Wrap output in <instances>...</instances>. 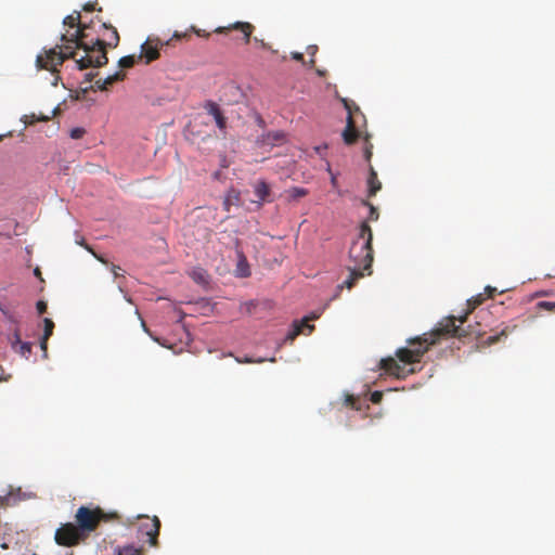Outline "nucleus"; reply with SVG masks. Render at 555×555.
Listing matches in <instances>:
<instances>
[{"label": "nucleus", "instance_id": "obj_1", "mask_svg": "<svg viewBox=\"0 0 555 555\" xmlns=\"http://www.w3.org/2000/svg\"><path fill=\"white\" fill-rule=\"evenodd\" d=\"M92 25H85L74 33L61 36L63 46L44 50L36 59V67L51 73H57L66 60L73 59L78 69L102 67L107 64L106 48H116L119 43V34L111 24L101 23L96 37H91Z\"/></svg>", "mask_w": 555, "mask_h": 555}, {"label": "nucleus", "instance_id": "obj_2", "mask_svg": "<svg viewBox=\"0 0 555 555\" xmlns=\"http://www.w3.org/2000/svg\"><path fill=\"white\" fill-rule=\"evenodd\" d=\"M455 317H449L429 333L408 340L410 347L399 348L396 352L398 360L388 357L379 361V369L386 374L403 379L416 372L414 367L408 369V364L420 363L429 347L437 344L443 337H464L468 333L461 326L455 325Z\"/></svg>", "mask_w": 555, "mask_h": 555}, {"label": "nucleus", "instance_id": "obj_3", "mask_svg": "<svg viewBox=\"0 0 555 555\" xmlns=\"http://www.w3.org/2000/svg\"><path fill=\"white\" fill-rule=\"evenodd\" d=\"M119 520L117 512H105L100 506L81 505L76 511L75 522L62 524L55 531L54 540L60 546L73 547L85 543L101 522Z\"/></svg>", "mask_w": 555, "mask_h": 555}, {"label": "nucleus", "instance_id": "obj_4", "mask_svg": "<svg viewBox=\"0 0 555 555\" xmlns=\"http://www.w3.org/2000/svg\"><path fill=\"white\" fill-rule=\"evenodd\" d=\"M372 241V229L364 221L360 225L358 237L352 242L349 249V258L353 262L351 267H359L360 270L369 271V274H371L373 262Z\"/></svg>", "mask_w": 555, "mask_h": 555}, {"label": "nucleus", "instance_id": "obj_5", "mask_svg": "<svg viewBox=\"0 0 555 555\" xmlns=\"http://www.w3.org/2000/svg\"><path fill=\"white\" fill-rule=\"evenodd\" d=\"M138 519H142L139 526V532L147 537V541L152 546H156L160 529V520L158 517L138 516Z\"/></svg>", "mask_w": 555, "mask_h": 555}, {"label": "nucleus", "instance_id": "obj_6", "mask_svg": "<svg viewBox=\"0 0 555 555\" xmlns=\"http://www.w3.org/2000/svg\"><path fill=\"white\" fill-rule=\"evenodd\" d=\"M169 44V41L163 42L158 38H147L141 46V53L138 60L144 61L145 64L157 60L159 57V50L162 47Z\"/></svg>", "mask_w": 555, "mask_h": 555}, {"label": "nucleus", "instance_id": "obj_7", "mask_svg": "<svg viewBox=\"0 0 555 555\" xmlns=\"http://www.w3.org/2000/svg\"><path fill=\"white\" fill-rule=\"evenodd\" d=\"M319 318V314L313 313L310 317L304 318L299 322H294L293 330L288 332L286 335V340L293 341L298 335L305 333V328L308 330V333H311L314 328L313 325L309 324V321L315 320Z\"/></svg>", "mask_w": 555, "mask_h": 555}, {"label": "nucleus", "instance_id": "obj_8", "mask_svg": "<svg viewBox=\"0 0 555 555\" xmlns=\"http://www.w3.org/2000/svg\"><path fill=\"white\" fill-rule=\"evenodd\" d=\"M204 108L210 116L214 117L217 127L224 132L227 129V118L223 115L220 106L214 101H206Z\"/></svg>", "mask_w": 555, "mask_h": 555}, {"label": "nucleus", "instance_id": "obj_9", "mask_svg": "<svg viewBox=\"0 0 555 555\" xmlns=\"http://www.w3.org/2000/svg\"><path fill=\"white\" fill-rule=\"evenodd\" d=\"M236 29L243 33L245 42H249L250 36L254 30V26L250 23L247 22H236L234 24H231L228 27H218L216 28L215 33L223 34L228 30Z\"/></svg>", "mask_w": 555, "mask_h": 555}, {"label": "nucleus", "instance_id": "obj_10", "mask_svg": "<svg viewBox=\"0 0 555 555\" xmlns=\"http://www.w3.org/2000/svg\"><path fill=\"white\" fill-rule=\"evenodd\" d=\"M341 135L344 142L348 145L353 144L358 140L359 131L357 130L353 118L351 116L347 117V125Z\"/></svg>", "mask_w": 555, "mask_h": 555}, {"label": "nucleus", "instance_id": "obj_11", "mask_svg": "<svg viewBox=\"0 0 555 555\" xmlns=\"http://www.w3.org/2000/svg\"><path fill=\"white\" fill-rule=\"evenodd\" d=\"M349 278L341 284L337 286V293H339L344 287H347L348 289L352 288L356 284V282L364 276L363 270H360L359 267H349ZM338 294H336L334 297H337Z\"/></svg>", "mask_w": 555, "mask_h": 555}, {"label": "nucleus", "instance_id": "obj_12", "mask_svg": "<svg viewBox=\"0 0 555 555\" xmlns=\"http://www.w3.org/2000/svg\"><path fill=\"white\" fill-rule=\"evenodd\" d=\"M125 76L126 75L122 72H117L113 75L107 76L104 79H98L95 81V87L101 91H105L108 89L109 86L114 85L115 82L124 80Z\"/></svg>", "mask_w": 555, "mask_h": 555}, {"label": "nucleus", "instance_id": "obj_13", "mask_svg": "<svg viewBox=\"0 0 555 555\" xmlns=\"http://www.w3.org/2000/svg\"><path fill=\"white\" fill-rule=\"evenodd\" d=\"M367 195L369 197L375 196L376 193L382 189V183L377 178V172L372 166H370V172L367 177Z\"/></svg>", "mask_w": 555, "mask_h": 555}, {"label": "nucleus", "instance_id": "obj_14", "mask_svg": "<svg viewBox=\"0 0 555 555\" xmlns=\"http://www.w3.org/2000/svg\"><path fill=\"white\" fill-rule=\"evenodd\" d=\"M63 24H64V26L68 27L69 29H75V31L77 29H79L80 27L88 25L87 23L81 22V15H80V12H78V11H74L72 14L67 15L63 20ZM92 24H93V22H91L90 25H92Z\"/></svg>", "mask_w": 555, "mask_h": 555}, {"label": "nucleus", "instance_id": "obj_15", "mask_svg": "<svg viewBox=\"0 0 555 555\" xmlns=\"http://www.w3.org/2000/svg\"><path fill=\"white\" fill-rule=\"evenodd\" d=\"M240 204V192L235 189H230L223 201V208L225 211H230L231 206H237Z\"/></svg>", "mask_w": 555, "mask_h": 555}, {"label": "nucleus", "instance_id": "obj_16", "mask_svg": "<svg viewBox=\"0 0 555 555\" xmlns=\"http://www.w3.org/2000/svg\"><path fill=\"white\" fill-rule=\"evenodd\" d=\"M43 324H44V330H43V335H42V338H41V341H40V347H41V349L43 351H46L47 350L48 339L53 334L54 322L51 319L46 318L43 320Z\"/></svg>", "mask_w": 555, "mask_h": 555}, {"label": "nucleus", "instance_id": "obj_17", "mask_svg": "<svg viewBox=\"0 0 555 555\" xmlns=\"http://www.w3.org/2000/svg\"><path fill=\"white\" fill-rule=\"evenodd\" d=\"M255 194L259 201H268L270 188L264 181H260L255 186Z\"/></svg>", "mask_w": 555, "mask_h": 555}, {"label": "nucleus", "instance_id": "obj_18", "mask_svg": "<svg viewBox=\"0 0 555 555\" xmlns=\"http://www.w3.org/2000/svg\"><path fill=\"white\" fill-rule=\"evenodd\" d=\"M116 555H140L141 548H138L133 545L118 546L115 548Z\"/></svg>", "mask_w": 555, "mask_h": 555}, {"label": "nucleus", "instance_id": "obj_19", "mask_svg": "<svg viewBox=\"0 0 555 555\" xmlns=\"http://www.w3.org/2000/svg\"><path fill=\"white\" fill-rule=\"evenodd\" d=\"M138 61H139L138 56L127 55V56H122L119 60L118 65L122 68H131Z\"/></svg>", "mask_w": 555, "mask_h": 555}, {"label": "nucleus", "instance_id": "obj_20", "mask_svg": "<svg viewBox=\"0 0 555 555\" xmlns=\"http://www.w3.org/2000/svg\"><path fill=\"white\" fill-rule=\"evenodd\" d=\"M191 276L193 278L194 281H196L197 283H207V274H206V271L201 269V268H197V269H194L191 273Z\"/></svg>", "mask_w": 555, "mask_h": 555}, {"label": "nucleus", "instance_id": "obj_21", "mask_svg": "<svg viewBox=\"0 0 555 555\" xmlns=\"http://www.w3.org/2000/svg\"><path fill=\"white\" fill-rule=\"evenodd\" d=\"M287 193L292 199H298L300 197L306 196L308 194V191L304 188L295 186L289 189Z\"/></svg>", "mask_w": 555, "mask_h": 555}, {"label": "nucleus", "instance_id": "obj_22", "mask_svg": "<svg viewBox=\"0 0 555 555\" xmlns=\"http://www.w3.org/2000/svg\"><path fill=\"white\" fill-rule=\"evenodd\" d=\"M22 357L28 358L31 353V344L23 341L17 346L16 350Z\"/></svg>", "mask_w": 555, "mask_h": 555}, {"label": "nucleus", "instance_id": "obj_23", "mask_svg": "<svg viewBox=\"0 0 555 555\" xmlns=\"http://www.w3.org/2000/svg\"><path fill=\"white\" fill-rule=\"evenodd\" d=\"M362 205L364 206H367L370 208V214H369V220L370 221H376L378 219V211H377V208L375 206H373L371 203H369L367 201H362Z\"/></svg>", "mask_w": 555, "mask_h": 555}, {"label": "nucleus", "instance_id": "obj_24", "mask_svg": "<svg viewBox=\"0 0 555 555\" xmlns=\"http://www.w3.org/2000/svg\"><path fill=\"white\" fill-rule=\"evenodd\" d=\"M502 337H506L505 331H501V333H500V334H496V335H490V336H488V337L486 338V340H485V341H486L488 345H493V344H495V343L500 341Z\"/></svg>", "mask_w": 555, "mask_h": 555}, {"label": "nucleus", "instance_id": "obj_25", "mask_svg": "<svg viewBox=\"0 0 555 555\" xmlns=\"http://www.w3.org/2000/svg\"><path fill=\"white\" fill-rule=\"evenodd\" d=\"M85 133H86V130L83 128H74L70 130V138L78 140V139H81Z\"/></svg>", "mask_w": 555, "mask_h": 555}, {"label": "nucleus", "instance_id": "obj_26", "mask_svg": "<svg viewBox=\"0 0 555 555\" xmlns=\"http://www.w3.org/2000/svg\"><path fill=\"white\" fill-rule=\"evenodd\" d=\"M343 103H344L345 108L348 112V116L352 117V109H353V107H354V109L357 112H359V107H357L353 102H349L348 100L343 99Z\"/></svg>", "mask_w": 555, "mask_h": 555}, {"label": "nucleus", "instance_id": "obj_27", "mask_svg": "<svg viewBox=\"0 0 555 555\" xmlns=\"http://www.w3.org/2000/svg\"><path fill=\"white\" fill-rule=\"evenodd\" d=\"M370 140V135H366L365 137V143H366V146L364 149V157L366 160H370L371 157H372V144L369 142Z\"/></svg>", "mask_w": 555, "mask_h": 555}, {"label": "nucleus", "instance_id": "obj_28", "mask_svg": "<svg viewBox=\"0 0 555 555\" xmlns=\"http://www.w3.org/2000/svg\"><path fill=\"white\" fill-rule=\"evenodd\" d=\"M318 52V47L317 46H309L307 48V53L311 56V60H310V66H314V55L317 54Z\"/></svg>", "mask_w": 555, "mask_h": 555}, {"label": "nucleus", "instance_id": "obj_29", "mask_svg": "<svg viewBox=\"0 0 555 555\" xmlns=\"http://www.w3.org/2000/svg\"><path fill=\"white\" fill-rule=\"evenodd\" d=\"M237 271H238V275L242 278L249 276V274H250V271H249L247 264L243 266L242 262L238 263Z\"/></svg>", "mask_w": 555, "mask_h": 555}, {"label": "nucleus", "instance_id": "obj_30", "mask_svg": "<svg viewBox=\"0 0 555 555\" xmlns=\"http://www.w3.org/2000/svg\"><path fill=\"white\" fill-rule=\"evenodd\" d=\"M538 306L548 311H555V302L552 301H540Z\"/></svg>", "mask_w": 555, "mask_h": 555}, {"label": "nucleus", "instance_id": "obj_31", "mask_svg": "<svg viewBox=\"0 0 555 555\" xmlns=\"http://www.w3.org/2000/svg\"><path fill=\"white\" fill-rule=\"evenodd\" d=\"M37 307V310H38V313L39 314H43L47 312V309H48V306H47V302L43 301V300H39L36 305Z\"/></svg>", "mask_w": 555, "mask_h": 555}, {"label": "nucleus", "instance_id": "obj_32", "mask_svg": "<svg viewBox=\"0 0 555 555\" xmlns=\"http://www.w3.org/2000/svg\"><path fill=\"white\" fill-rule=\"evenodd\" d=\"M383 399V393L380 391H374L371 395V401L373 403H379Z\"/></svg>", "mask_w": 555, "mask_h": 555}, {"label": "nucleus", "instance_id": "obj_33", "mask_svg": "<svg viewBox=\"0 0 555 555\" xmlns=\"http://www.w3.org/2000/svg\"><path fill=\"white\" fill-rule=\"evenodd\" d=\"M13 337L14 339L12 340V347L14 350H17V346L23 341L21 340L18 332H15Z\"/></svg>", "mask_w": 555, "mask_h": 555}, {"label": "nucleus", "instance_id": "obj_34", "mask_svg": "<svg viewBox=\"0 0 555 555\" xmlns=\"http://www.w3.org/2000/svg\"><path fill=\"white\" fill-rule=\"evenodd\" d=\"M192 30L198 36V37H209V33L203 29H196L194 26H192Z\"/></svg>", "mask_w": 555, "mask_h": 555}, {"label": "nucleus", "instance_id": "obj_35", "mask_svg": "<svg viewBox=\"0 0 555 555\" xmlns=\"http://www.w3.org/2000/svg\"><path fill=\"white\" fill-rule=\"evenodd\" d=\"M82 9L86 12H93L95 10V2H87Z\"/></svg>", "mask_w": 555, "mask_h": 555}, {"label": "nucleus", "instance_id": "obj_36", "mask_svg": "<svg viewBox=\"0 0 555 555\" xmlns=\"http://www.w3.org/2000/svg\"><path fill=\"white\" fill-rule=\"evenodd\" d=\"M292 59L298 62H305L304 54L300 52H292Z\"/></svg>", "mask_w": 555, "mask_h": 555}, {"label": "nucleus", "instance_id": "obj_37", "mask_svg": "<svg viewBox=\"0 0 555 555\" xmlns=\"http://www.w3.org/2000/svg\"><path fill=\"white\" fill-rule=\"evenodd\" d=\"M485 291H486L487 296L489 298H492L496 294V292H498L496 288L491 287V286H487Z\"/></svg>", "mask_w": 555, "mask_h": 555}, {"label": "nucleus", "instance_id": "obj_38", "mask_svg": "<svg viewBox=\"0 0 555 555\" xmlns=\"http://www.w3.org/2000/svg\"><path fill=\"white\" fill-rule=\"evenodd\" d=\"M482 301H483V297H482V295H481V294H479L478 296H476V297L474 298V305H475V306H476V305H480Z\"/></svg>", "mask_w": 555, "mask_h": 555}, {"label": "nucleus", "instance_id": "obj_39", "mask_svg": "<svg viewBox=\"0 0 555 555\" xmlns=\"http://www.w3.org/2000/svg\"><path fill=\"white\" fill-rule=\"evenodd\" d=\"M120 270H121V268H120V267H118V266H113V267H112V272H113V274H114L115 276H119V271H120Z\"/></svg>", "mask_w": 555, "mask_h": 555}, {"label": "nucleus", "instance_id": "obj_40", "mask_svg": "<svg viewBox=\"0 0 555 555\" xmlns=\"http://www.w3.org/2000/svg\"><path fill=\"white\" fill-rule=\"evenodd\" d=\"M185 37H188V34H186V33H184V34H179V33H177V31H176V33L173 34V37H172V38L181 39V38H185Z\"/></svg>", "mask_w": 555, "mask_h": 555}, {"label": "nucleus", "instance_id": "obj_41", "mask_svg": "<svg viewBox=\"0 0 555 555\" xmlns=\"http://www.w3.org/2000/svg\"><path fill=\"white\" fill-rule=\"evenodd\" d=\"M347 403L353 408V404L356 402L354 398L352 396H347L346 399Z\"/></svg>", "mask_w": 555, "mask_h": 555}, {"label": "nucleus", "instance_id": "obj_42", "mask_svg": "<svg viewBox=\"0 0 555 555\" xmlns=\"http://www.w3.org/2000/svg\"><path fill=\"white\" fill-rule=\"evenodd\" d=\"M95 75H96V74L89 73V74H87V75H86V79H87L88 81H91Z\"/></svg>", "mask_w": 555, "mask_h": 555}, {"label": "nucleus", "instance_id": "obj_43", "mask_svg": "<svg viewBox=\"0 0 555 555\" xmlns=\"http://www.w3.org/2000/svg\"><path fill=\"white\" fill-rule=\"evenodd\" d=\"M35 275L38 276L40 280H42L41 278V271L39 268H36L35 271H34Z\"/></svg>", "mask_w": 555, "mask_h": 555}, {"label": "nucleus", "instance_id": "obj_44", "mask_svg": "<svg viewBox=\"0 0 555 555\" xmlns=\"http://www.w3.org/2000/svg\"><path fill=\"white\" fill-rule=\"evenodd\" d=\"M466 318H467V317L465 315V317H463V318L459 319V321L463 324V323L466 321Z\"/></svg>", "mask_w": 555, "mask_h": 555}, {"label": "nucleus", "instance_id": "obj_45", "mask_svg": "<svg viewBox=\"0 0 555 555\" xmlns=\"http://www.w3.org/2000/svg\"><path fill=\"white\" fill-rule=\"evenodd\" d=\"M238 361H240V362H242L241 360H238ZM243 362H245V363H250V362H251V360H250V359H245Z\"/></svg>", "mask_w": 555, "mask_h": 555}]
</instances>
